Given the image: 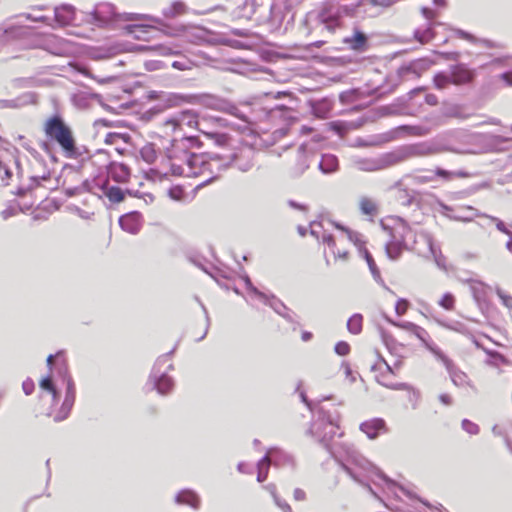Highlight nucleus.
<instances>
[{
    "label": "nucleus",
    "mask_w": 512,
    "mask_h": 512,
    "mask_svg": "<svg viewBox=\"0 0 512 512\" xmlns=\"http://www.w3.org/2000/svg\"><path fill=\"white\" fill-rule=\"evenodd\" d=\"M11 166L13 167L14 174L19 178H23L24 170L22 167V160L20 157H11L10 159Z\"/></svg>",
    "instance_id": "52"
},
{
    "label": "nucleus",
    "mask_w": 512,
    "mask_h": 512,
    "mask_svg": "<svg viewBox=\"0 0 512 512\" xmlns=\"http://www.w3.org/2000/svg\"><path fill=\"white\" fill-rule=\"evenodd\" d=\"M126 33L131 35L133 38L141 41L149 39V34L152 30H156V27L149 24H130L124 27Z\"/></svg>",
    "instance_id": "23"
},
{
    "label": "nucleus",
    "mask_w": 512,
    "mask_h": 512,
    "mask_svg": "<svg viewBox=\"0 0 512 512\" xmlns=\"http://www.w3.org/2000/svg\"><path fill=\"white\" fill-rule=\"evenodd\" d=\"M264 488L271 494V496L273 497V500L275 502V504L283 510V512H292V509L290 507V505L282 500L278 494H277V491H276V485L275 484H268L266 486H264Z\"/></svg>",
    "instance_id": "37"
},
{
    "label": "nucleus",
    "mask_w": 512,
    "mask_h": 512,
    "mask_svg": "<svg viewBox=\"0 0 512 512\" xmlns=\"http://www.w3.org/2000/svg\"><path fill=\"white\" fill-rule=\"evenodd\" d=\"M435 86L438 89L445 88L449 83H452L450 74L439 73L434 77Z\"/></svg>",
    "instance_id": "51"
},
{
    "label": "nucleus",
    "mask_w": 512,
    "mask_h": 512,
    "mask_svg": "<svg viewBox=\"0 0 512 512\" xmlns=\"http://www.w3.org/2000/svg\"><path fill=\"white\" fill-rule=\"evenodd\" d=\"M470 284L471 291L476 300H479L481 296L484 294V284L480 281L468 280Z\"/></svg>",
    "instance_id": "48"
},
{
    "label": "nucleus",
    "mask_w": 512,
    "mask_h": 512,
    "mask_svg": "<svg viewBox=\"0 0 512 512\" xmlns=\"http://www.w3.org/2000/svg\"><path fill=\"white\" fill-rule=\"evenodd\" d=\"M450 76L453 84L464 85L473 81L475 72L474 70L467 68L464 64H457L451 66Z\"/></svg>",
    "instance_id": "16"
},
{
    "label": "nucleus",
    "mask_w": 512,
    "mask_h": 512,
    "mask_svg": "<svg viewBox=\"0 0 512 512\" xmlns=\"http://www.w3.org/2000/svg\"><path fill=\"white\" fill-rule=\"evenodd\" d=\"M310 166L309 156L306 153V148L304 145H301L298 150V163L291 170V175L293 177L301 176Z\"/></svg>",
    "instance_id": "29"
},
{
    "label": "nucleus",
    "mask_w": 512,
    "mask_h": 512,
    "mask_svg": "<svg viewBox=\"0 0 512 512\" xmlns=\"http://www.w3.org/2000/svg\"><path fill=\"white\" fill-rule=\"evenodd\" d=\"M359 208L364 215L375 216L378 214V204L374 199L367 196H362L359 199Z\"/></svg>",
    "instance_id": "33"
},
{
    "label": "nucleus",
    "mask_w": 512,
    "mask_h": 512,
    "mask_svg": "<svg viewBox=\"0 0 512 512\" xmlns=\"http://www.w3.org/2000/svg\"><path fill=\"white\" fill-rule=\"evenodd\" d=\"M37 47L57 56H66L72 53L73 48L70 42L59 38L56 35H49L41 40Z\"/></svg>",
    "instance_id": "11"
},
{
    "label": "nucleus",
    "mask_w": 512,
    "mask_h": 512,
    "mask_svg": "<svg viewBox=\"0 0 512 512\" xmlns=\"http://www.w3.org/2000/svg\"><path fill=\"white\" fill-rule=\"evenodd\" d=\"M439 305L446 310H453L455 307V297L451 293H445L440 299Z\"/></svg>",
    "instance_id": "50"
},
{
    "label": "nucleus",
    "mask_w": 512,
    "mask_h": 512,
    "mask_svg": "<svg viewBox=\"0 0 512 512\" xmlns=\"http://www.w3.org/2000/svg\"><path fill=\"white\" fill-rule=\"evenodd\" d=\"M268 456H270V460L273 462V465L276 467L281 466H294L295 461L292 455L289 453L278 449V448H271L266 453Z\"/></svg>",
    "instance_id": "22"
},
{
    "label": "nucleus",
    "mask_w": 512,
    "mask_h": 512,
    "mask_svg": "<svg viewBox=\"0 0 512 512\" xmlns=\"http://www.w3.org/2000/svg\"><path fill=\"white\" fill-rule=\"evenodd\" d=\"M108 176L118 183H125L130 178V169L123 163H112L108 169Z\"/></svg>",
    "instance_id": "24"
},
{
    "label": "nucleus",
    "mask_w": 512,
    "mask_h": 512,
    "mask_svg": "<svg viewBox=\"0 0 512 512\" xmlns=\"http://www.w3.org/2000/svg\"><path fill=\"white\" fill-rule=\"evenodd\" d=\"M321 21L322 23L324 24L325 28L330 31V32H333L335 31V29L339 26L340 24V21H339V18L336 17V16H324V15H321Z\"/></svg>",
    "instance_id": "46"
},
{
    "label": "nucleus",
    "mask_w": 512,
    "mask_h": 512,
    "mask_svg": "<svg viewBox=\"0 0 512 512\" xmlns=\"http://www.w3.org/2000/svg\"><path fill=\"white\" fill-rule=\"evenodd\" d=\"M175 501L177 504H185L198 509L200 505V499L198 495L192 490H182L176 495Z\"/></svg>",
    "instance_id": "30"
},
{
    "label": "nucleus",
    "mask_w": 512,
    "mask_h": 512,
    "mask_svg": "<svg viewBox=\"0 0 512 512\" xmlns=\"http://www.w3.org/2000/svg\"><path fill=\"white\" fill-rule=\"evenodd\" d=\"M44 132L48 138L61 147L66 157L72 158L77 154L76 141L72 130L61 116L54 115L48 118L44 124Z\"/></svg>",
    "instance_id": "5"
},
{
    "label": "nucleus",
    "mask_w": 512,
    "mask_h": 512,
    "mask_svg": "<svg viewBox=\"0 0 512 512\" xmlns=\"http://www.w3.org/2000/svg\"><path fill=\"white\" fill-rule=\"evenodd\" d=\"M367 42V36L357 28L354 29L352 36L344 39V43L355 51H364L367 47Z\"/></svg>",
    "instance_id": "25"
},
{
    "label": "nucleus",
    "mask_w": 512,
    "mask_h": 512,
    "mask_svg": "<svg viewBox=\"0 0 512 512\" xmlns=\"http://www.w3.org/2000/svg\"><path fill=\"white\" fill-rule=\"evenodd\" d=\"M196 137H185L173 141L168 150L163 170L151 169L150 173L160 178L174 176L200 177L201 184L211 183L223 172L226 162L218 154H196L191 148L198 145Z\"/></svg>",
    "instance_id": "2"
},
{
    "label": "nucleus",
    "mask_w": 512,
    "mask_h": 512,
    "mask_svg": "<svg viewBox=\"0 0 512 512\" xmlns=\"http://www.w3.org/2000/svg\"><path fill=\"white\" fill-rule=\"evenodd\" d=\"M435 354L438 356V358L442 361V363L444 364L446 370L448 371L449 373V376L451 378V381L453 382V384L455 386H458V387H462V386H470L472 387L469 379H468V376L466 375V373H464L463 371H461L454 363L452 360H450L448 357H446L443 353L441 352H435Z\"/></svg>",
    "instance_id": "15"
},
{
    "label": "nucleus",
    "mask_w": 512,
    "mask_h": 512,
    "mask_svg": "<svg viewBox=\"0 0 512 512\" xmlns=\"http://www.w3.org/2000/svg\"><path fill=\"white\" fill-rule=\"evenodd\" d=\"M238 9V15L240 17L250 19L256 11L255 2L254 0H243V3L238 6Z\"/></svg>",
    "instance_id": "41"
},
{
    "label": "nucleus",
    "mask_w": 512,
    "mask_h": 512,
    "mask_svg": "<svg viewBox=\"0 0 512 512\" xmlns=\"http://www.w3.org/2000/svg\"><path fill=\"white\" fill-rule=\"evenodd\" d=\"M140 155L142 159L147 163H153L157 158L156 150L151 144H147L142 147L140 150Z\"/></svg>",
    "instance_id": "44"
},
{
    "label": "nucleus",
    "mask_w": 512,
    "mask_h": 512,
    "mask_svg": "<svg viewBox=\"0 0 512 512\" xmlns=\"http://www.w3.org/2000/svg\"><path fill=\"white\" fill-rule=\"evenodd\" d=\"M360 430L365 433L368 438L375 439L381 432L386 431L385 421L381 418H375L363 422L360 425Z\"/></svg>",
    "instance_id": "21"
},
{
    "label": "nucleus",
    "mask_w": 512,
    "mask_h": 512,
    "mask_svg": "<svg viewBox=\"0 0 512 512\" xmlns=\"http://www.w3.org/2000/svg\"><path fill=\"white\" fill-rule=\"evenodd\" d=\"M270 465H273V462L270 460V456L266 454L257 464L258 482H264L267 479Z\"/></svg>",
    "instance_id": "36"
},
{
    "label": "nucleus",
    "mask_w": 512,
    "mask_h": 512,
    "mask_svg": "<svg viewBox=\"0 0 512 512\" xmlns=\"http://www.w3.org/2000/svg\"><path fill=\"white\" fill-rule=\"evenodd\" d=\"M75 19V8L72 5L63 4L54 10L55 22L63 27L72 24Z\"/></svg>",
    "instance_id": "20"
},
{
    "label": "nucleus",
    "mask_w": 512,
    "mask_h": 512,
    "mask_svg": "<svg viewBox=\"0 0 512 512\" xmlns=\"http://www.w3.org/2000/svg\"><path fill=\"white\" fill-rule=\"evenodd\" d=\"M125 50L123 44L115 43L109 46L101 47L94 53V58L105 59L111 58Z\"/></svg>",
    "instance_id": "32"
},
{
    "label": "nucleus",
    "mask_w": 512,
    "mask_h": 512,
    "mask_svg": "<svg viewBox=\"0 0 512 512\" xmlns=\"http://www.w3.org/2000/svg\"><path fill=\"white\" fill-rule=\"evenodd\" d=\"M412 234L411 229L402 223L399 228L392 230L391 240L386 243L385 250L389 259L397 260L406 247V239Z\"/></svg>",
    "instance_id": "9"
},
{
    "label": "nucleus",
    "mask_w": 512,
    "mask_h": 512,
    "mask_svg": "<svg viewBox=\"0 0 512 512\" xmlns=\"http://www.w3.org/2000/svg\"><path fill=\"white\" fill-rule=\"evenodd\" d=\"M435 22H429L424 27H419L414 31L415 39L421 44H426L435 37Z\"/></svg>",
    "instance_id": "31"
},
{
    "label": "nucleus",
    "mask_w": 512,
    "mask_h": 512,
    "mask_svg": "<svg viewBox=\"0 0 512 512\" xmlns=\"http://www.w3.org/2000/svg\"><path fill=\"white\" fill-rule=\"evenodd\" d=\"M462 428H463V430H465L467 433H469L471 435H476L479 432L478 425L473 423V422H471L468 419H464L462 421Z\"/></svg>",
    "instance_id": "54"
},
{
    "label": "nucleus",
    "mask_w": 512,
    "mask_h": 512,
    "mask_svg": "<svg viewBox=\"0 0 512 512\" xmlns=\"http://www.w3.org/2000/svg\"><path fill=\"white\" fill-rule=\"evenodd\" d=\"M188 12L187 5L180 0L173 1L162 9V15L166 19H174Z\"/></svg>",
    "instance_id": "27"
},
{
    "label": "nucleus",
    "mask_w": 512,
    "mask_h": 512,
    "mask_svg": "<svg viewBox=\"0 0 512 512\" xmlns=\"http://www.w3.org/2000/svg\"><path fill=\"white\" fill-rule=\"evenodd\" d=\"M442 152L464 153L462 150L445 144L440 136L430 141L402 146L390 153L392 162L396 165L410 158L430 156Z\"/></svg>",
    "instance_id": "4"
},
{
    "label": "nucleus",
    "mask_w": 512,
    "mask_h": 512,
    "mask_svg": "<svg viewBox=\"0 0 512 512\" xmlns=\"http://www.w3.org/2000/svg\"><path fill=\"white\" fill-rule=\"evenodd\" d=\"M205 134L207 136H209L210 138H214L219 145H224L228 138L227 135H225V134H219V133H213V132L205 133Z\"/></svg>",
    "instance_id": "59"
},
{
    "label": "nucleus",
    "mask_w": 512,
    "mask_h": 512,
    "mask_svg": "<svg viewBox=\"0 0 512 512\" xmlns=\"http://www.w3.org/2000/svg\"><path fill=\"white\" fill-rule=\"evenodd\" d=\"M364 253H365V259L367 261L369 269H370L371 273L373 274L374 278H380V272L376 266V263H375L373 257L367 250H365Z\"/></svg>",
    "instance_id": "53"
},
{
    "label": "nucleus",
    "mask_w": 512,
    "mask_h": 512,
    "mask_svg": "<svg viewBox=\"0 0 512 512\" xmlns=\"http://www.w3.org/2000/svg\"><path fill=\"white\" fill-rule=\"evenodd\" d=\"M409 307V302L406 299H399L395 306V311L398 316H402L406 313Z\"/></svg>",
    "instance_id": "55"
},
{
    "label": "nucleus",
    "mask_w": 512,
    "mask_h": 512,
    "mask_svg": "<svg viewBox=\"0 0 512 512\" xmlns=\"http://www.w3.org/2000/svg\"><path fill=\"white\" fill-rule=\"evenodd\" d=\"M34 388V382L30 378L26 379L22 384V389L26 395L32 394Z\"/></svg>",
    "instance_id": "61"
},
{
    "label": "nucleus",
    "mask_w": 512,
    "mask_h": 512,
    "mask_svg": "<svg viewBox=\"0 0 512 512\" xmlns=\"http://www.w3.org/2000/svg\"><path fill=\"white\" fill-rule=\"evenodd\" d=\"M170 354H164L157 359L149 377L150 382L153 384V388L161 395L169 394L174 388L173 379L161 371L163 364L169 361Z\"/></svg>",
    "instance_id": "8"
},
{
    "label": "nucleus",
    "mask_w": 512,
    "mask_h": 512,
    "mask_svg": "<svg viewBox=\"0 0 512 512\" xmlns=\"http://www.w3.org/2000/svg\"><path fill=\"white\" fill-rule=\"evenodd\" d=\"M466 209L468 211L474 212L475 216L485 217V218L489 219L490 221L494 222L495 225H496V228L499 231H501V232L505 233L506 235H508L509 238L511 237L512 232L506 228L504 222L502 220H500L499 218L494 217V216H489V215H486V214H480V213L477 212V210H475L472 207H467Z\"/></svg>",
    "instance_id": "40"
},
{
    "label": "nucleus",
    "mask_w": 512,
    "mask_h": 512,
    "mask_svg": "<svg viewBox=\"0 0 512 512\" xmlns=\"http://www.w3.org/2000/svg\"><path fill=\"white\" fill-rule=\"evenodd\" d=\"M169 196L174 200H181L183 197V190L179 187L169 190Z\"/></svg>",
    "instance_id": "63"
},
{
    "label": "nucleus",
    "mask_w": 512,
    "mask_h": 512,
    "mask_svg": "<svg viewBox=\"0 0 512 512\" xmlns=\"http://www.w3.org/2000/svg\"><path fill=\"white\" fill-rule=\"evenodd\" d=\"M105 196L113 203H119L124 200V191L117 186L106 184L103 187Z\"/></svg>",
    "instance_id": "35"
},
{
    "label": "nucleus",
    "mask_w": 512,
    "mask_h": 512,
    "mask_svg": "<svg viewBox=\"0 0 512 512\" xmlns=\"http://www.w3.org/2000/svg\"><path fill=\"white\" fill-rule=\"evenodd\" d=\"M331 111V104L327 100H322L312 105V112L318 118H326Z\"/></svg>",
    "instance_id": "38"
},
{
    "label": "nucleus",
    "mask_w": 512,
    "mask_h": 512,
    "mask_svg": "<svg viewBox=\"0 0 512 512\" xmlns=\"http://www.w3.org/2000/svg\"><path fill=\"white\" fill-rule=\"evenodd\" d=\"M165 101L170 107L178 106L181 103H191L201 104L215 110L226 111L232 115H237L238 112V108L235 105L231 104L230 102L224 99H221L210 94L183 95L170 93L166 95Z\"/></svg>",
    "instance_id": "6"
},
{
    "label": "nucleus",
    "mask_w": 512,
    "mask_h": 512,
    "mask_svg": "<svg viewBox=\"0 0 512 512\" xmlns=\"http://www.w3.org/2000/svg\"><path fill=\"white\" fill-rule=\"evenodd\" d=\"M385 319L393 326L406 330L413 335H415L418 339L425 342V337L427 336V332L424 328L412 323V322H396L389 317H385Z\"/></svg>",
    "instance_id": "26"
},
{
    "label": "nucleus",
    "mask_w": 512,
    "mask_h": 512,
    "mask_svg": "<svg viewBox=\"0 0 512 512\" xmlns=\"http://www.w3.org/2000/svg\"><path fill=\"white\" fill-rule=\"evenodd\" d=\"M498 296L502 299L503 304L507 307H512V297L508 295H504L501 291L497 292Z\"/></svg>",
    "instance_id": "64"
},
{
    "label": "nucleus",
    "mask_w": 512,
    "mask_h": 512,
    "mask_svg": "<svg viewBox=\"0 0 512 512\" xmlns=\"http://www.w3.org/2000/svg\"><path fill=\"white\" fill-rule=\"evenodd\" d=\"M90 19L87 21L91 24H95L101 28H116L122 22H154L164 26L160 18L138 13H118L116 8L111 3H99L95 6L94 10L89 13ZM163 30V33L167 36L174 37L178 36L185 30V26L180 25L177 27H168Z\"/></svg>",
    "instance_id": "3"
},
{
    "label": "nucleus",
    "mask_w": 512,
    "mask_h": 512,
    "mask_svg": "<svg viewBox=\"0 0 512 512\" xmlns=\"http://www.w3.org/2000/svg\"><path fill=\"white\" fill-rule=\"evenodd\" d=\"M362 323H363V317L361 314H354L352 315L348 322H347V328L349 332L353 334H359L362 331Z\"/></svg>",
    "instance_id": "42"
},
{
    "label": "nucleus",
    "mask_w": 512,
    "mask_h": 512,
    "mask_svg": "<svg viewBox=\"0 0 512 512\" xmlns=\"http://www.w3.org/2000/svg\"><path fill=\"white\" fill-rule=\"evenodd\" d=\"M121 228L131 234L139 232L142 225V217L138 212H130L119 219Z\"/></svg>",
    "instance_id": "18"
},
{
    "label": "nucleus",
    "mask_w": 512,
    "mask_h": 512,
    "mask_svg": "<svg viewBox=\"0 0 512 512\" xmlns=\"http://www.w3.org/2000/svg\"><path fill=\"white\" fill-rule=\"evenodd\" d=\"M339 418L340 416L337 411L330 412L326 411L323 407H319L317 419L311 424L309 432L341 463L343 470L354 481L367 487L374 496H376L375 492L368 484L364 483L361 478L362 475L358 470L363 471L367 476L375 475L386 482L388 486L394 485L376 466L349 445L338 442L330 443L339 428Z\"/></svg>",
    "instance_id": "1"
},
{
    "label": "nucleus",
    "mask_w": 512,
    "mask_h": 512,
    "mask_svg": "<svg viewBox=\"0 0 512 512\" xmlns=\"http://www.w3.org/2000/svg\"><path fill=\"white\" fill-rule=\"evenodd\" d=\"M398 0H361V2L358 5V9L365 6H382V7H389L396 3Z\"/></svg>",
    "instance_id": "45"
},
{
    "label": "nucleus",
    "mask_w": 512,
    "mask_h": 512,
    "mask_svg": "<svg viewBox=\"0 0 512 512\" xmlns=\"http://www.w3.org/2000/svg\"><path fill=\"white\" fill-rule=\"evenodd\" d=\"M21 17L26 18L27 20H31L34 22H47L48 18L42 15H34L32 13H25L21 15Z\"/></svg>",
    "instance_id": "60"
},
{
    "label": "nucleus",
    "mask_w": 512,
    "mask_h": 512,
    "mask_svg": "<svg viewBox=\"0 0 512 512\" xmlns=\"http://www.w3.org/2000/svg\"><path fill=\"white\" fill-rule=\"evenodd\" d=\"M243 280L245 282V286L247 290H249L251 293H253L255 296H257L259 299L263 300L264 302H267L268 297L261 291H259L251 282L249 276L245 275L243 277Z\"/></svg>",
    "instance_id": "47"
},
{
    "label": "nucleus",
    "mask_w": 512,
    "mask_h": 512,
    "mask_svg": "<svg viewBox=\"0 0 512 512\" xmlns=\"http://www.w3.org/2000/svg\"><path fill=\"white\" fill-rule=\"evenodd\" d=\"M319 169L323 173H333L338 169V159L332 154H325L319 162Z\"/></svg>",
    "instance_id": "34"
},
{
    "label": "nucleus",
    "mask_w": 512,
    "mask_h": 512,
    "mask_svg": "<svg viewBox=\"0 0 512 512\" xmlns=\"http://www.w3.org/2000/svg\"><path fill=\"white\" fill-rule=\"evenodd\" d=\"M222 160L226 162L223 171L231 165L235 166L242 172H247L253 167V152L251 150H244L239 153H234L228 157H222Z\"/></svg>",
    "instance_id": "14"
},
{
    "label": "nucleus",
    "mask_w": 512,
    "mask_h": 512,
    "mask_svg": "<svg viewBox=\"0 0 512 512\" xmlns=\"http://www.w3.org/2000/svg\"><path fill=\"white\" fill-rule=\"evenodd\" d=\"M417 237L424 242L427 247L428 253H430L434 257V261L436 265L445 271H447L446 267V258L442 255L441 251L437 250L434 247L433 239L428 233L421 232L417 234Z\"/></svg>",
    "instance_id": "17"
},
{
    "label": "nucleus",
    "mask_w": 512,
    "mask_h": 512,
    "mask_svg": "<svg viewBox=\"0 0 512 512\" xmlns=\"http://www.w3.org/2000/svg\"><path fill=\"white\" fill-rule=\"evenodd\" d=\"M450 175V171L437 168L435 171H427V174L425 175H413L407 177L411 178L414 184H424L433 181L437 176L441 178H449Z\"/></svg>",
    "instance_id": "28"
},
{
    "label": "nucleus",
    "mask_w": 512,
    "mask_h": 512,
    "mask_svg": "<svg viewBox=\"0 0 512 512\" xmlns=\"http://www.w3.org/2000/svg\"><path fill=\"white\" fill-rule=\"evenodd\" d=\"M151 48L158 50L160 52V54H162V55H172V54L177 53V51H175L173 48L165 46V45H159V46L151 47Z\"/></svg>",
    "instance_id": "62"
},
{
    "label": "nucleus",
    "mask_w": 512,
    "mask_h": 512,
    "mask_svg": "<svg viewBox=\"0 0 512 512\" xmlns=\"http://www.w3.org/2000/svg\"><path fill=\"white\" fill-rule=\"evenodd\" d=\"M350 346L348 343L341 341L338 342L335 346V352L340 356H345L349 353Z\"/></svg>",
    "instance_id": "56"
},
{
    "label": "nucleus",
    "mask_w": 512,
    "mask_h": 512,
    "mask_svg": "<svg viewBox=\"0 0 512 512\" xmlns=\"http://www.w3.org/2000/svg\"><path fill=\"white\" fill-rule=\"evenodd\" d=\"M64 380L66 382V393L65 399L62 403V406L55 416L54 420L59 422L66 419L74 405L75 397H76V389L75 384L72 377L68 374V371H63Z\"/></svg>",
    "instance_id": "12"
},
{
    "label": "nucleus",
    "mask_w": 512,
    "mask_h": 512,
    "mask_svg": "<svg viewBox=\"0 0 512 512\" xmlns=\"http://www.w3.org/2000/svg\"><path fill=\"white\" fill-rule=\"evenodd\" d=\"M40 388L43 391H46L48 394H51L53 403L58 401V391L52 381L51 376H47L40 381Z\"/></svg>",
    "instance_id": "39"
},
{
    "label": "nucleus",
    "mask_w": 512,
    "mask_h": 512,
    "mask_svg": "<svg viewBox=\"0 0 512 512\" xmlns=\"http://www.w3.org/2000/svg\"><path fill=\"white\" fill-rule=\"evenodd\" d=\"M400 130L406 131L409 135L412 136H426L430 133L431 129L426 126H412V125H403L399 127Z\"/></svg>",
    "instance_id": "43"
},
{
    "label": "nucleus",
    "mask_w": 512,
    "mask_h": 512,
    "mask_svg": "<svg viewBox=\"0 0 512 512\" xmlns=\"http://www.w3.org/2000/svg\"><path fill=\"white\" fill-rule=\"evenodd\" d=\"M421 13H422L423 17L427 20V23L433 22V20L437 17L436 11H434L430 8H427V7H422Z\"/></svg>",
    "instance_id": "58"
},
{
    "label": "nucleus",
    "mask_w": 512,
    "mask_h": 512,
    "mask_svg": "<svg viewBox=\"0 0 512 512\" xmlns=\"http://www.w3.org/2000/svg\"><path fill=\"white\" fill-rule=\"evenodd\" d=\"M163 126L172 132L181 130L183 126H187L189 128H197L199 131L203 132L202 128L200 127V123L197 120V114L192 110L181 111L176 115L166 119L163 122Z\"/></svg>",
    "instance_id": "10"
},
{
    "label": "nucleus",
    "mask_w": 512,
    "mask_h": 512,
    "mask_svg": "<svg viewBox=\"0 0 512 512\" xmlns=\"http://www.w3.org/2000/svg\"><path fill=\"white\" fill-rule=\"evenodd\" d=\"M0 169L4 170V175H5V177H2V180L11 179L12 176L14 175L13 167L11 166L10 160L8 161V163H2L0 161Z\"/></svg>",
    "instance_id": "57"
},
{
    "label": "nucleus",
    "mask_w": 512,
    "mask_h": 512,
    "mask_svg": "<svg viewBox=\"0 0 512 512\" xmlns=\"http://www.w3.org/2000/svg\"><path fill=\"white\" fill-rule=\"evenodd\" d=\"M31 78H16L9 83V87L12 89H23L28 88L32 85Z\"/></svg>",
    "instance_id": "49"
},
{
    "label": "nucleus",
    "mask_w": 512,
    "mask_h": 512,
    "mask_svg": "<svg viewBox=\"0 0 512 512\" xmlns=\"http://www.w3.org/2000/svg\"><path fill=\"white\" fill-rule=\"evenodd\" d=\"M358 169L367 172L379 171L394 166L391 153H385L378 158H363L355 161Z\"/></svg>",
    "instance_id": "13"
},
{
    "label": "nucleus",
    "mask_w": 512,
    "mask_h": 512,
    "mask_svg": "<svg viewBox=\"0 0 512 512\" xmlns=\"http://www.w3.org/2000/svg\"><path fill=\"white\" fill-rule=\"evenodd\" d=\"M36 102V95L32 92L24 93L15 99H1L0 109H17Z\"/></svg>",
    "instance_id": "19"
},
{
    "label": "nucleus",
    "mask_w": 512,
    "mask_h": 512,
    "mask_svg": "<svg viewBox=\"0 0 512 512\" xmlns=\"http://www.w3.org/2000/svg\"><path fill=\"white\" fill-rule=\"evenodd\" d=\"M30 183L27 186H21L17 194L25 195L28 190L37 186H43V182L50 181L51 172L45 161L39 156H33L29 161V171L27 172Z\"/></svg>",
    "instance_id": "7"
}]
</instances>
